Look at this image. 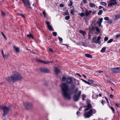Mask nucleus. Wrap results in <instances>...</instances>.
<instances>
[{"mask_svg":"<svg viewBox=\"0 0 120 120\" xmlns=\"http://www.w3.org/2000/svg\"><path fill=\"white\" fill-rule=\"evenodd\" d=\"M19 15H21L23 18H25V16L22 14H19Z\"/></svg>","mask_w":120,"mask_h":120,"instance_id":"603ef678","label":"nucleus"},{"mask_svg":"<svg viewBox=\"0 0 120 120\" xmlns=\"http://www.w3.org/2000/svg\"><path fill=\"white\" fill-rule=\"evenodd\" d=\"M96 72L97 73H103V71H96Z\"/></svg>","mask_w":120,"mask_h":120,"instance_id":"c03bdc74","label":"nucleus"},{"mask_svg":"<svg viewBox=\"0 0 120 120\" xmlns=\"http://www.w3.org/2000/svg\"><path fill=\"white\" fill-rule=\"evenodd\" d=\"M60 6L61 7H63L64 6V5L63 4H61L60 5Z\"/></svg>","mask_w":120,"mask_h":120,"instance_id":"5fc2aeb1","label":"nucleus"},{"mask_svg":"<svg viewBox=\"0 0 120 120\" xmlns=\"http://www.w3.org/2000/svg\"><path fill=\"white\" fill-rule=\"evenodd\" d=\"M81 94V91H79L78 94H76L73 97V99L74 101H78L80 98V95Z\"/></svg>","mask_w":120,"mask_h":120,"instance_id":"6e6552de","label":"nucleus"},{"mask_svg":"<svg viewBox=\"0 0 120 120\" xmlns=\"http://www.w3.org/2000/svg\"><path fill=\"white\" fill-rule=\"evenodd\" d=\"M103 8V7L101 6H99V9H100L102 8Z\"/></svg>","mask_w":120,"mask_h":120,"instance_id":"13d9d810","label":"nucleus"},{"mask_svg":"<svg viewBox=\"0 0 120 120\" xmlns=\"http://www.w3.org/2000/svg\"><path fill=\"white\" fill-rule=\"evenodd\" d=\"M52 34L53 36H56L57 35V33L56 32H53L52 33Z\"/></svg>","mask_w":120,"mask_h":120,"instance_id":"a19ab883","label":"nucleus"},{"mask_svg":"<svg viewBox=\"0 0 120 120\" xmlns=\"http://www.w3.org/2000/svg\"><path fill=\"white\" fill-rule=\"evenodd\" d=\"M108 23L109 24H111V23H112V21L110 19V20H108Z\"/></svg>","mask_w":120,"mask_h":120,"instance_id":"37998d69","label":"nucleus"},{"mask_svg":"<svg viewBox=\"0 0 120 120\" xmlns=\"http://www.w3.org/2000/svg\"><path fill=\"white\" fill-rule=\"evenodd\" d=\"M79 32L83 36H84L86 34L85 32L83 31V30H80L79 31Z\"/></svg>","mask_w":120,"mask_h":120,"instance_id":"aec40b11","label":"nucleus"},{"mask_svg":"<svg viewBox=\"0 0 120 120\" xmlns=\"http://www.w3.org/2000/svg\"><path fill=\"white\" fill-rule=\"evenodd\" d=\"M96 37H94L93 38L92 42L96 44L98 43L100 44L101 43V41L100 40L101 38V37L100 36H98L97 38V40H96Z\"/></svg>","mask_w":120,"mask_h":120,"instance_id":"0eeeda50","label":"nucleus"},{"mask_svg":"<svg viewBox=\"0 0 120 120\" xmlns=\"http://www.w3.org/2000/svg\"><path fill=\"white\" fill-rule=\"evenodd\" d=\"M42 13L43 14L44 17H46V13L45 12V11H43L42 12Z\"/></svg>","mask_w":120,"mask_h":120,"instance_id":"f704fd0d","label":"nucleus"},{"mask_svg":"<svg viewBox=\"0 0 120 120\" xmlns=\"http://www.w3.org/2000/svg\"><path fill=\"white\" fill-rule=\"evenodd\" d=\"M82 2L84 4L87 3V0H82Z\"/></svg>","mask_w":120,"mask_h":120,"instance_id":"8fccbe9b","label":"nucleus"},{"mask_svg":"<svg viewBox=\"0 0 120 120\" xmlns=\"http://www.w3.org/2000/svg\"><path fill=\"white\" fill-rule=\"evenodd\" d=\"M40 70L41 71L44 72L48 73L50 71L49 69L46 68H40Z\"/></svg>","mask_w":120,"mask_h":120,"instance_id":"9d476101","label":"nucleus"},{"mask_svg":"<svg viewBox=\"0 0 120 120\" xmlns=\"http://www.w3.org/2000/svg\"><path fill=\"white\" fill-rule=\"evenodd\" d=\"M70 13L71 14L74 15V10H71V11L70 12Z\"/></svg>","mask_w":120,"mask_h":120,"instance_id":"de8ad7c7","label":"nucleus"},{"mask_svg":"<svg viewBox=\"0 0 120 120\" xmlns=\"http://www.w3.org/2000/svg\"><path fill=\"white\" fill-rule=\"evenodd\" d=\"M112 41L113 40L112 39H111L108 41L107 43H109L112 42Z\"/></svg>","mask_w":120,"mask_h":120,"instance_id":"e433bc0d","label":"nucleus"},{"mask_svg":"<svg viewBox=\"0 0 120 120\" xmlns=\"http://www.w3.org/2000/svg\"><path fill=\"white\" fill-rule=\"evenodd\" d=\"M109 108L112 110L113 113H114L115 110L113 108L112 106H110Z\"/></svg>","mask_w":120,"mask_h":120,"instance_id":"4c0bfd02","label":"nucleus"},{"mask_svg":"<svg viewBox=\"0 0 120 120\" xmlns=\"http://www.w3.org/2000/svg\"><path fill=\"white\" fill-rule=\"evenodd\" d=\"M105 99L106 100V101L108 103L109 102L108 99H107L106 97H105Z\"/></svg>","mask_w":120,"mask_h":120,"instance_id":"69168bd1","label":"nucleus"},{"mask_svg":"<svg viewBox=\"0 0 120 120\" xmlns=\"http://www.w3.org/2000/svg\"><path fill=\"white\" fill-rule=\"evenodd\" d=\"M99 20L97 22V23L98 24L100 23H101L102 22L103 19L102 18H99Z\"/></svg>","mask_w":120,"mask_h":120,"instance_id":"412c9836","label":"nucleus"},{"mask_svg":"<svg viewBox=\"0 0 120 120\" xmlns=\"http://www.w3.org/2000/svg\"><path fill=\"white\" fill-rule=\"evenodd\" d=\"M91 38V36L89 34L88 35V39H90Z\"/></svg>","mask_w":120,"mask_h":120,"instance_id":"e2e57ef3","label":"nucleus"},{"mask_svg":"<svg viewBox=\"0 0 120 120\" xmlns=\"http://www.w3.org/2000/svg\"><path fill=\"white\" fill-rule=\"evenodd\" d=\"M96 11H94L93 12L92 14H96Z\"/></svg>","mask_w":120,"mask_h":120,"instance_id":"338daca9","label":"nucleus"},{"mask_svg":"<svg viewBox=\"0 0 120 120\" xmlns=\"http://www.w3.org/2000/svg\"><path fill=\"white\" fill-rule=\"evenodd\" d=\"M55 72L56 74H58L60 72V70L57 68H55Z\"/></svg>","mask_w":120,"mask_h":120,"instance_id":"6ab92c4d","label":"nucleus"},{"mask_svg":"<svg viewBox=\"0 0 120 120\" xmlns=\"http://www.w3.org/2000/svg\"><path fill=\"white\" fill-rule=\"evenodd\" d=\"M82 100H84L85 98H86V95L85 94H83L82 95Z\"/></svg>","mask_w":120,"mask_h":120,"instance_id":"72a5a7b5","label":"nucleus"},{"mask_svg":"<svg viewBox=\"0 0 120 120\" xmlns=\"http://www.w3.org/2000/svg\"><path fill=\"white\" fill-rule=\"evenodd\" d=\"M62 80L63 81H66L67 83L69 84H71V87L73 89L75 87V85H79V83L78 80H77L74 77H69L66 78L64 76H63L62 78Z\"/></svg>","mask_w":120,"mask_h":120,"instance_id":"f03ea898","label":"nucleus"},{"mask_svg":"<svg viewBox=\"0 0 120 120\" xmlns=\"http://www.w3.org/2000/svg\"><path fill=\"white\" fill-rule=\"evenodd\" d=\"M13 74L10 77L6 78V80L8 82H15L18 80H21L23 79L21 75L18 72L14 71L12 72Z\"/></svg>","mask_w":120,"mask_h":120,"instance_id":"7ed1b4c3","label":"nucleus"},{"mask_svg":"<svg viewBox=\"0 0 120 120\" xmlns=\"http://www.w3.org/2000/svg\"><path fill=\"white\" fill-rule=\"evenodd\" d=\"M49 51H50V52H53V51L52 50V49H49Z\"/></svg>","mask_w":120,"mask_h":120,"instance_id":"4d7b16f0","label":"nucleus"},{"mask_svg":"<svg viewBox=\"0 0 120 120\" xmlns=\"http://www.w3.org/2000/svg\"><path fill=\"white\" fill-rule=\"evenodd\" d=\"M115 105L116 106L118 107H120V105L118 104H115Z\"/></svg>","mask_w":120,"mask_h":120,"instance_id":"3c124183","label":"nucleus"},{"mask_svg":"<svg viewBox=\"0 0 120 120\" xmlns=\"http://www.w3.org/2000/svg\"><path fill=\"white\" fill-rule=\"evenodd\" d=\"M106 50V48L105 47H103L101 49V52H105Z\"/></svg>","mask_w":120,"mask_h":120,"instance_id":"bb28decb","label":"nucleus"},{"mask_svg":"<svg viewBox=\"0 0 120 120\" xmlns=\"http://www.w3.org/2000/svg\"><path fill=\"white\" fill-rule=\"evenodd\" d=\"M82 80L83 82H85V83H87V84H88L90 85H91V84H90V82H88L86 81L85 80H83L82 79Z\"/></svg>","mask_w":120,"mask_h":120,"instance_id":"7c9ffc66","label":"nucleus"},{"mask_svg":"<svg viewBox=\"0 0 120 120\" xmlns=\"http://www.w3.org/2000/svg\"><path fill=\"white\" fill-rule=\"evenodd\" d=\"M96 112V111L95 109H90L88 112H86L84 114V116L85 118H89L91 116L92 114H95Z\"/></svg>","mask_w":120,"mask_h":120,"instance_id":"20e7f679","label":"nucleus"},{"mask_svg":"<svg viewBox=\"0 0 120 120\" xmlns=\"http://www.w3.org/2000/svg\"><path fill=\"white\" fill-rule=\"evenodd\" d=\"M89 5L91 7H94L95 6V5L93 3H92L91 2L89 3Z\"/></svg>","mask_w":120,"mask_h":120,"instance_id":"b1692460","label":"nucleus"},{"mask_svg":"<svg viewBox=\"0 0 120 120\" xmlns=\"http://www.w3.org/2000/svg\"><path fill=\"white\" fill-rule=\"evenodd\" d=\"M87 106H85V107H87L85 109V111L87 110L91 109L92 107V106L89 103V102H88L87 101Z\"/></svg>","mask_w":120,"mask_h":120,"instance_id":"2eb2a0df","label":"nucleus"},{"mask_svg":"<svg viewBox=\"0 0 120 120\" xmlns=\"http://www.w3.org/2000/svg\"><path fill=\"white\" fill-rule=\"evenodd\" d=\"M104 19L105 20L108 21L109 19V18L108 17H106L104 18Z\"/></svg>","mask_w":120,"mask_h":120,"instance_id":"79ce46f5","label":"nucleus"},{"mask_svg":"<svg viewBox=\"0 0 120 120\" xmlns=\"http://www.w3.org/2000/svg\"><path fill=\"white\" fill-rule=\"evenodd\" d=\"M1 13L3 15H4V12L2 11Z\"/></svg>","mask_w":120,"mask_h":120,"instance_id":"774afa93","label":"nucleus"},{"mask_svg":"<svg viewBox=\"0 0 120 120\" xmlns=\"http://www.w3.org/2000/svg\"><path fill=\"white\" fill-rule=\"evenodd\" d=\"M37 61L38 62H39L40 63H42L44 64H47L49 63H51V62L48 61H43L41 60H40L39 59H37Z\"/></svg>","mask_w":120,"mask_h":120,"instance_id":"4468645a","label":"nucleus"},{"mask_svg":"<svg viewBox=\"0 0 120 120\" xmlns=\"http://www.w3.org/2000/svg\"><path fill=\"white\" fill-rule=\"evenodd\" d=\"M94 29L96 31L98 32H100V30L99 28L97 26H95L94 28Z\"/></svg>","mask_w":120,"mask_h":120,"instance_id":"5701e85b","label":"nucleus"},{"mask_svg":"<svg viewBox=\"0 0 120 120\" xmlns=\"http://www.w3.org/2000/svg\"><path fill=\"white\" fill-rule=\"evenodd\" d=\"M0 109H1L3 110L4 114L3 115V116H4L6 115L10 110L9 107L4 106L3 105H0Z\"/></svg>","mask_w":120,"mask_h":120,"instance_id":"39448f33","label":"nucleus"},{"mask_svg":"<svg viewBox=\"0 0 120 120\" xmlns=\"http://www.w3.org/2000/svg\"><path fill=\"white\" fill-rule=\"evenodd\" d=\"M79 14L80 16H81L82 17L83 16H85V14L83 12H82L81 13H79Z\"/></svg>","mask_w":120,"mask_h":120,"instance_id":"c756f323","label":"nucleus"},{"mask_svg":"<svg viewBox=\"0 0 120 120\" xmlns=\"http://www.w3.org/2000/svg\"><path fill=\"white\" fill-rule=\"evenodd\" d=\"M46 24L47 25V26L49 29V30L50 31L52 30L53 31V29L52 28V26L50 25V24L49 22L48 21H46Z\"/></svg>","mask_w":120,"mask_h":120,"instance_id":"f8f14e48","label":"nucleus"},{"mask_svg":"<svg viewBox=\"0 0 120 120\" xmlns=\"http://www.w3.org/2000/svg\"><path fill=\"white\" fill-rule=\"evenodd\" d=\"M120 36V34H117L116 36V38H119Z\"/></svg>","mask_w":120,"mask_h":120,"instance_id":"a18cd8bd","label":"nucleus"},{"mask_svg":"<svg viewBox=\"0 0 120 120\" xmlns=\"http://www.w3.org/2000/svg\"><path fill=\"white\" fill-rule=\"evenodd\" d=\"M76 74L78 75L79 76L81 77V76L79 74H78V73H77Z\"/></svg>","mask_w":120,"mask_h":120,"instance_id":"0e129e2a","label":"nucleus"},{"mask_svg":"<svg viewBox=\"0 0 120 120\" xmlns=\"http://www.w3.org/2000/svg\"><path fill=\"white\" fill-rule=\"evenodd\" d=\"M23 2L25 7L26 8H30V4L29 2H26L25 1H23Z\"/></svg>","mask_w":120,"mask_h":120,"instance_id":"ddd939ff","label":"nucleus"},{"mask_svg":"<svg viewBox=\"0 0 120 120\" xmlns=\"http://www.w3.org/2000/svg\"><path fill=\"white\" fill-rule=\"evenodd\" d=\"M103 10L104 11H107L106 9L104 8H103Z\"/></svg>","mask_w":120,"mask_h":120,"instance_id":"680f3d73","label":"nucleus"},{"mask_svg":"<svg viewBox=\"0 0 120 120\" xmlns=\"http://www.w3.org/2000/svg\"><path fill=\"white\" fill-rule=\"evenodd\" d=\"M72 4V1H70V3L68 5L69 6H71Z\"/></svg>","mask_w":120,"mask_h":120,"instance_id":"49530a36","label":"nucleus"},{"mask_svg":"<svg viewBox=\"0 0 120 120\" xmlns=\"http://www.w3.org/2000/svg\"><path fill=\"white\" fill-rule=\"evenodd\" d=\"M108 40V37H105L104 39V40L105 41H107Z\"/></svg>","mask_w":120,"mask_h":120,"instance_id":"09e8293b","label":"nucleus"},{"mask_svg":"<svg viewBox=\"0 0 120 120\" xmlns=\"http://www.w3.org/2000/svg\"><path fill=\"white\" fill-rule=\"evenodd\" d=\"M100 3L101 5L104 6H106L107 5V4L105 2H101Z\"/></svg>","mask_w":120,"mask_h":120,"instance_id":"a878e982","label":"nucleus"},{"mask_svg":"<svg viewBox=\"0 0 120 120\" xmlns=\"http://www.w3.org/2000/svg\"><path fill=\"white\" fill-rule=\"evenodd\" d=\"M59 41L60 42H63V39H62L60 37H59Z\"/></svg>","mask_w":120,"mask_h":120,"instance_id":"473e14b6","label":"nucleus"},{"mask_svg":"<svg viewBox=\"0 0 120 120\" xmlns=\"http://www.w3.org/2000/svg\"><path fill=\"white\" fill-rule=\"evenodd\" d=\"M23 104L26 109H30L33 107V104L31 103L27 102H23Z\"/></svg>","mask_w":120,"mask_h":120,"instance_id":"423d86ee","label":"nucleus"},{"mask_svg":"<svg viewBox=\"0 0 120 120\" xmlns=\"http://www.w3.org/2000/svg\"><path fill=\"white\" fill-rule=\"evenodd\" d=\"M81 43H82V45L83 46L85 47L86 46L87 44L86 43H85L83 42H81Z\"/></svg>","mask_w":120,"mask_h":120,"instance_id":"cd10ccee","label":"nucleus"},{"mask_svg":"<svg viewBox=\"0 0 120 120\" xmlns=\"http://www.w3.org/2000/svg\"><path fill=\"white\" fill-rule=\"evenodd\" d=\"M62 94L64 97L68 99L71 98V94L69 91V88L68 84L64 83L61 84Z\"/></svg>","mask_w":120,"mask_h":120,"instance_id":"f257e3e1","label":"nucleus"},{"mask_svg":"<svg viewBox=\"0 0 120 120\" xmlns=\"http://www.w3.org/2000/svg\"><path fill=\"white\" fill-rule=\"evenodd\" d=\"M13 48L16 52H19L20 49L19 48L15 46H14Z\"/></svg>","mask_w":120,"mask_h":120,"instance_id":"f3484780","label":"nucleus"},{"mask_svg":"<svg viewBox=\"0 0 120 120\" xmlns=\"http://www.w3.org/2000/svg\"><path fill=\"white\" fill-rule=\"evenodd\" d=\"M85 56L87 57L90 58H92V56L91 55L87 54H85Z\"/></svg>","mask_w":120,"mask_h":120,"instance_id":"393cba45","label":"nucleus"},{"mask_svg":"<svg viewBox=\"0 0 120 120\" xmlns=\"http://www.w3.org/2000/svg\"><path fill=\"white\" fill-rule=\"evenodd\" d=\"M115 17L116 19H117L120 18V14L115 15Z\"/></svg>","mask_w":120,"mask_h":120,"instance_id":"4be33fe9","label":"nucleus"},{"mask_svg":"<svg viewBox=\"0 0 120 120\" xmlns=\"http://www.w3.org/2000/svg\"><path fill=\"white\" fill-rule=\"evenodd\" d=\"M92 12V11L90 10H86L85 11V15L86 17L88 16Z\"/></svg>","mask_w":120,"mask_h":120,"instance_id":"dca6fc26","label":"nucleus"},{"mask_svg":"<svg viewBox=\"0 0 120 120\" xmlns=\"http://www.w3.org/2000/svg\"><path fill=\"white\" fill-rule=\"evenodd\" d=\"M2 34L3 36L4 37V38L5 39H6V37L4 34L3 32H2Z\"/></svg>","mask_w":120,"mask_h":120,"instance_id":"6e6d98bb","label":"nucleus"},{"mask_svg":"<svg viewBox=\"0 0 120 120\" xmlns=\"http://www.w3.org/2000/svg\"><path fill=\"white\" fill-rule=\"evenodd\" d=\"M2 53L3 57L4 58H5L6 57V55L4 54L3 50H2Z\"/></svg>","mask_w":120,"mask_h":120,"instance_id":"ea45409f","label":"nucleus"},{"mask_svg":"<svg viewBox=\"0 0 120 120\" xmlns=\"http://www.w3.org/2000/svg\"><path fill=\"white\" fill-rule=\"evenodd\" d=\"M112 71L113 73H119L120 72V68H112Z\"/></svg>","mask_w":120,"mask_h":120,"instance_id":"9b49d317","label":"nucleus"},{"mask_svg":"<svg viewBox=\"0 0 120 120\" xmlns=\"http://www.w3.org/2000/svg\"><path fill=\"white\" fill-rule=\"evenodd\" d=\"M26 36L29 38L30 39H34L33 37V36L32 34H30L27 35H26Z\"/></svg>","mask_w":120,"mask_h":120,"instance_id":"a211bd4d","label":"nucleus"},{"mask_svg":"<svg viewBox=\"0 0 120 120\" xmlns=\"http://www.w3.org/2000/svg\"><path fill=\"white\" fill-rule=\"evenodd\" d=\"M88 81L89 82H90V84L93 83L94 82L91 79H89Z\"/></svg>","mask_w":120,"mask_h":120,"instance_id":"c9c22d12","label":"nucleus"},{"mask_svg":"<svg viewBox=\"0 0 120 120\" xmlns=\"http://www.w3.org/2000/svg\"><path fill=\"white\" fill-rule=\"evenodd\" d=\"M117 3L115 0H111L108 4L109 6H112V5H115L117 4Z\"/></svg>","mask_w":120,"mask_h":120,"instance_id":"1a4fd4ad","label":"nucleus"},{"mask_svg":"<svg viewBox=\"0 0 120 120\" xmlns=\"http://www.w3.org/2000/svg\"><path fill=\"white\" fill-rule=\"evenodd\" d=\"M103 13V11L102 10H100L98 13V15H100L102 14Z\"/></svg>","mask_w":120,"mask_h":120,"instance_id":"c85d7f7f","label":"nucleus"},{"mask_svg":"<svg viewBox=\"0 0 120 120\" xmlns=\"http://www.w3.org/2000/svg\"><path fill=\"white\" fill-rule=\"evenodd\" d=\"M78 88H76L74 92L75 93H76L77 92V91H78Z\"/></svg>","mask_w":120,"mask_h":120,"instance_id":"864d4df0","label":"nucleus"},{"mask_svg":"<svg viewBox=\"0 0 120 120\" xmlns=\"http://www.w3.org/2000/svg\"><path fill=\"white\" fill-rule=\"evenodd\" d=\"M64 15H69V13L68 11H67L64 12V14H63Z\"/></svg>","mask_w":120,"mask_h":120,"instance_id":"2f4dec72","label":"nucleus"},{"mask_svg":"<svg viewBox=\"0 0 120 120\" xmlns=\"http://www.w3.org/2000/svg\"><path fill=\"white\" fill-rule=\"evenodd\" d=\"M110 97L111 98H112L113 97V96L112 94H111L110 95Z\"/></svg>","mask_w":120,"mask_h":120,"instance_id":"bf43d9fd","label":"nucleus"},{"mask_svg":"<svg viewBox=\"0 0 120 120\" xmlns=\"http://www.w3.org/2000/svg\"><path fill=\"white\" fill-rule=\"evenodd\" d=\"M101 103L103 105H104V101L103 100H102L101 101Z\"/></svg>","mask_w":120,"mask_h":120,"instance_id":"052dcab7","label":"nucleus"},{"mask_svg":"<svg viewBox=\"0 0 120 120\" xmlns=\"http://www.w3.org/2000/svg\"><path fill=\"white\" fill-rule=\"evenodd\" d=\"M70 18V16H66L65 17V19L68 20Z\"/></svg>","mask_w":120,"mask_h":120,"instance_id":"58836bf2","label":"nucleus"}]
</instances>
